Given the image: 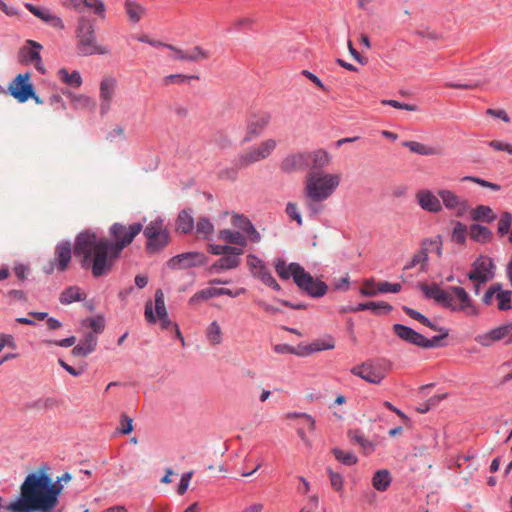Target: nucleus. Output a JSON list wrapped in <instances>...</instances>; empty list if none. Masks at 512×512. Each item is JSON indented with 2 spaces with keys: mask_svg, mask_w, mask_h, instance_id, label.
<instances>
[{
  "mask_svg": "<svg viewBox=\"0 0 512 512\" xmlns=\"http://www.w3.org/2000/svg\"><path fill=\"white\" fill-rule=\"evenodd\" d=\"M276 145V140L271 138L260 142L258 145L251 147L248 151L237 158V166L240 168L247 167L268 158L275 150Z\"/></svg>",
  "mask_w": 512,
  "mask_h": 512,
  "instance_id": "obj_7",
  "label": "nucleus"
},
{
  "mask_svg": "<svg viewBox=\"0 0 512 512\" xmlns=\"http://www.w3.org/2000/svg\"><path fill=\"white\" fill-rule=\"evenodd\" d=\"M143 234L147 239L146 249L151 254L163 250L170 242L169 230L160 217L151 220L144 228Z\"/></svg>",
  "mask_w": 512,
  "mask_h": 512,
  "instance_id": "obj_4",
  "label": "nucleus"
},
{
  "mask_svg": "<svg viewBox=\"0 0 512 512\" xmlns=\"http://www.w3.org/2000/svg\"><path fill=\"white\" fill-rule=\"evenodd\" d=\"M254 277L260 279L265 285L272 287L274 290L279 291L280 285L277 283L271 272L265 266L260 270L254 272Z\"/></svg>",
  "mask_w": 512,
  "mask_h": 512,
  "instance_id": "obj_43",
  "label": "nucleus"
},
{
  "mask_svg": "<svg viewBox=\"0 0 512 512\" xmlns=\"http://www.w3.org/2000/svg\"><path fill=\"white\" fill-rule=\"evenodd\" d=\"M512 224V214L510 212H503L499 223H498V233L504 235L509 232Z\"/></svg>",
  "mask_w": 512,
  "mask_h": 512,
  "instance_id": "obj_52",
  "label": "nucleus"
},
{
  "mask_svg": "<svg viewBox=\"0 0 512 512\" xmlns=\"http://www.w3.org/2000/svg\"><path fill=\"white\" fill-rule=\"evenodd\" d=\"M285 212L291 220L295 221L299 226H302L303 220L297 203L288 202Z\"/></svg>",
  "mask_w": 512,
  "mask_h": 512,
  "instance_id": "obj_49",
  "label": "nucleus"
},
{
  "mask_svg": "<svg viewBox=\"0 0 512 512\" xmlns=\"http://www.w3.org/2000/svg\"><path fill=\"white\" fill-rule=\"evenodd\" d=\"M83 299H85V294L77 286H70L66 288L60 295V302L62 304H70Z\"/></svg>",
  "mask_w": 512,
  "mask_h": 512,
  "instance_id": "obj_36",
  "label": "nucleus"
},
{
  "mask_svg": "<svg viewBox=\"0 0 512 512\" xmlns=\"http://www.w3.org/2000/svg\"><path fill=\"white\" fill-rule=\"evenodd\" d=\"M462 181H471V182L476 183L484 188H489L493 191H499L501 188L500 185H498L496 183H492V182L486 181L484 179H481L478 177H473V176H465L462 178Z\"/></svg>",
  "mask_w": 512,
  "mask_h": 512,
  "instance_id": "obj_56",
  "label": "nucleus"
},
{
  "mask_svg": "<svg viewBox=\"0 0 512 512\" xmlns=\"http://www.w3.org/2000/svg\"><path fill=\"white\" fill-rule=\"evenodd\" d=\"M63 94L67 95L70 98L72 105L76 109L92 110L95 108V102L93 101V99L86 95H83V94L76 95L67 90H64Z\"/></svg>",
  "mask_w": 512,
  "mask_h": 512,
  "instance_id": "obj_31",
  "label": "nucleus"
},
{
  "mask_svg": "<svg viewBox=\"0 0 512 512\" xmlns=\"http://www.w3.org/2000/svg\"><path fill=\"white\" fill-rule=\"evenodd\" d=\"M422 291L425 294L427 298L434 299L437 303L441 304L443 307L445 306L448 294H449V288L444 290L441 289L438 285H422Z\"/></svg>",
  "mask_w": 512,
  "mask_h": 512,
  "instance_id": "obj_26",
  "label": "nucleus"
},
{
  "mask_svg": "<svg viewBox=\"0 0 512 512\" xmlns=\"http://www.w3.org/2000/svg\"><path fill=\"white\" fill-rule=\"evenodd\" d=\"M294 266H301L298 263H290L289 265H286L284 261H278L275 265V270L277 274L282 279H289L290 277L295 279V273H294Z\"/></svg>",
  "mask_w": 512,
  "mask_h": 512,
  "instance_id": "obj_44",
  "label": "nucleus"
},
{
  "mask_svg": "<svg viewBox=\"0 0 512 512\" xmlns=\"http://www.w3.org/2000/svg\"><path fill=\"white\" fill-rule=\"evenodd\" d=\"M154 308L155 314L153 311V305L151 301L147 302L145 305V319L149 323H155L157 321V318L161 316H166V314H168L165 306L164 293L161 289L156 290L154 294Z\"/></svg>",
  "mask_w": 512,
  "mask_h": 512,
  "instance_id": "obj_19",
  "label": "nucleus"
},
{
  "mask_svg": "<svg viewBox=\"0 0 512 512\" xmlns=\"http://www.w3.org/2000/svg\"><path fill=\"white\" fill-rule=\"evenodd\" d=\"M488 145L495 151H503L512 156V144L500 140H492Z\"/></svg>",
  "mask_w": 512,
  "mask_h": 512,
  "instance_id": "obj_59",
  "label": "nucleus"
},
{
  "mask_svg": "<svg viewBox=\"0 0 512 512\" xmlns=\"http://www.w3.org/2000/svg\"><path fill=\"white\" fill-rule=\"evenodd\" d=\"M125 10L132 22H138L142 18L145 9L137 2L132 0L125 1Z\"/></svg>",
  "mask_w": 512,
  "mask_h": 512,
  "instance_id": "obj_40",
  "label": "nucleus"
},
{
  "mask_svg": "<svg viewBox=\"0 0 512 512\" xmlns=\"http://www.w3.org/2000/svg\"><path fill=\"white\" fill-rule=\"evenodd\" d=\"M364 310H371L375 314L389 313L392 311V306L386 302H365L359 303L357 306L347 309L349 312H360Z\"/></svg>",
  "mask_w": 512,
  "mask_h": 512,
  "instance_id": "obj_24",
  "label": "nucleus"
},
{
  "mask_svg": "<svg viewBox=\"0 0 512 512\" xmlns=\"http://www.w3.org/2000/svg\"><path fill=\"white\" fill-rule=\"evenodd\" d=\"M42 45L36 41L28 40L26 46L20 51V59L22 62L34 64L35 68L42 74L45 73V68L40 56Z\"/></svg>",
  "mask_w": 512,
  "mask_h": 512,
  "instance_id": "obj_16",
  "label": "nucleus"
},
{
  "mask_svg": "<svg viewBox=\"0 0 512 512\" xmlns=\"http://www.w3.org/2000/svg\"><path fill=\"white\" fill-rule=\"evenodd\" d=\"M467 234V227L461 222H456L453 228L452 238L457 243H464Z\"/></svg>",
  "mask_w": 512,
  "mask_h": 512,
  "instance_id": "obj_54",
  "label": "nucleus"
},
{
  "mask_svg": "<svg viewBox=\"0 0 512 512\" xmlns=\"http://www.w3.org/2000/svg\"><path fill=\"white\" fill-rule=\"evenodd\" d=\"M214 234V225L207 217H200L196 224V235L204 240H210Z\"/></svg>",
  "mask_w": 512,
  "mask_h": 512,
  "instance_id": "obj_34",
  "label": "nucleus"
},
{
  "mask_svg": "<svg viewBox=\"0 0 512 512\" xmlns=\"http://www.w3.org/2000/svg\"><path fill=\"white\" fill-rule=\"evenodd\" d=\"M218 239L234 244L237 247H240L243 249L247 245L248 238L239 231H232L230 229H223L220 230L218 233Z\"/></svg>",
  "mask_w": 512,
  "mask_h": 512,
  "instance_id": "obj_25",
  "label": "nucleus"
},
{
  "mask_svg": "<svg viewBox=\"0 0 512 512\" xmlns=\"http://www.w3.org/2000/svg\"><path fill=\"white\" fill-rule=\"evenodd\" d=\"M271 115L268 112L260 111L251 114L246 123V134L243 138V143H248L253 139L259 137L266 127L269 125Z\"/></svg>",
  "mask_w": 512,
  "mask_h": 512,
  "instance_id": "obj_10",
  "label": "nucleus"
},
{
  "mask_svg": "<svg viewBox=\"0 0 512 512\" xmlns=\"http://www.w3.org/2000/svg\"><path fill=\"white\" fill-rule=\"evenodd\" d=\"M379 293L378 286L375 288L373 281L366 280L360 289L362 296L373 297Z\"/></svg>",
  "mask_w": 512,
  "mask_h": 512,
  "instance_id": "obj_62",
  "label": "nucleus"
},
{
  "mask_svg": "<svg viewBox=\"0 0 512 512\" xmlns=\"http://www.w3.org/2000/svg\"><path fill=\"white\" fill-rule=\"evenodd\" d=\"M494 339L496 342L501 341L505 339L506 337H509V335L512 332V322L505 323L501 326H498L496 328L491 329Z\"/></svg>",
  "mask_w": 512,
  "mask_h": 512,
  "instance_id": "obj_50",
  "label": "nucleus"
},
{
  "mask_svg": "<svg viewBox=\"0 0 512 512\" xmlns=\"http://www.w3.org/2000/svg\"><path fill=\"white\" fill-rule=\"evenodd\" d=\"M165 48L172 51L173 54L170 56V58L172 60L188 62V55L186 53V50H182V49H180L174 45H171V44H166Z\"/></svg>",
  "mask_w": 512,
  "mask_h": 512,
  "instance_id": "obj_58",
  "label": "nucleus"
},
{
  "mask_svg": "<svg viewBox=\"0 0 512 512\" xmlns=\"http://www.w3.org/2000/svg\"><path fill=\"white\" fill-rule=\"evenodd\" d=\"M471 215H472L473 220H476V221L482 220V221L491 222L496 218L492 209L485 205L477 206L475 209H473L471 211Z\"/></svg>",
  "mask_w": 512,
  "mask_h": 512,
  "instance_id": "obj_42",
  "label": "nucleus"
},
{
  "mask_svg": "<svg viewBox=\"0 0 512 512\" xmlns=\"http://www.w3.org/2000/svg\"><path fill=\"white\" fill-rule=\"evenodd\" d=\"M495 266L493 260L488 256H479L472 264L468 273L470 281L488 282L494 278Z\"/></svg>",
  "mask_w": 512,
  "mask_h": 512,
  "instance_id": "obj_13",
  "label": "nucleus"
},
{
  "mask_svg": "<svg viewBox=\"0 0 512 512\" xmlns=\"http://www.w3.org/2000/svg\"><path fill=\"white\" fill-rule=\"evenodd\" d=\"M308 154V165L310 171H323L322 169L329 165L331 156L325 150H315L307 152Z\"/></svg>",
  "mask_w": 512,
  "mask_h": 512,
  "instance_id": "obj_22",
  "label": "nucleus"
},
{
  "mask_svg": "<svg viewBox=\"0 0 512 512\" xmlns=\"http://www.w3.org/2000/svg\"><path fill=\"white\" fill-rule=\"evenodd\" d=\"M512 292L509 290L499 289L496 299L498 300L499 310H509L511 308Z\"/></svg>",
  "mask_w": 512,
  "mask_h": 512,
  "instance_id": "obj_47",
  "label": "nucleus"
},
{
  "mask_svg": "<svg viewBox=\"0 0 512 512\" xmlns=\"http://www.w3.org/2000/svg\"><path fill=\"white\" fill-rule=\"evenodd\" d=\"M77 52L81 56L106 55L109 49L97 43L94 20L81 16L76 28Z\"/></svg>",
  "mask_w": 512,
  "mask_h": 512,
  "instance_id": "obj_3",
  "label": "nucleus"
},
{
  "mask_svg": "<svg viewBox=\"0 0 512 512\" xmlns=\"http://www.w3.org/2000/svg\"><path fill=\"white\" fill-rule=\"evenodd\" d=\"M188 55V62H199L209 58L210 53L208 50L203 49L201 46H194L190 50H186Z\"/></svg>",
  "mask_w": 512,
  "mask_h": 512,
  "instance_id": "obj_46",
  "label": "nucleus"
},
{
  "mask_svg": "<svg viewBox=\"0 0 512 512\" xmlns=\"http://www.w3.org/2000/svg\"><path fill=\"white\" fill-rule=\"evenodd\" d=\"M240 255H225L218 259L214 264V269L229 270L237 268L240 265Z\"/></svg>",
  "mask_w": 512,
  "mask_h": 512,
  "instance_id": "obj_38",
  "label": "nucleus"
},
{
  "mask_svg": "<svg viewBox=\"0 0 512 512\" xmlns=\"http://www.w3.org/2000/svg\"><path fill=\"white\" fill-rule=\"evenodd\" d=\"M347 435L350 441L358 444L365 454H369L374 451V444L369 441L360 430H349Z\"/></svg>",
  "mask_w": 512,
  "mask_h": 512,
  "instance_id": "obj_28",
  "label": "nucleus"
},
{
  "mask_svg": "<svg viewBox=\"0 0 512 512\" xmlns=\"http://www.w3.org/2000/svg\"><path fill=\"white\" fill-rule=\"evenodd\" d=\"M25 7L34 16L41 19L43 22L47 23L51 27L60 29V30L64 29V23H63L62 19L59 16L51 13L48 9L38 8L31 3H26Z\"/></svg>",
  "mask_w": 512,
  "mask_h": 512,
  "instance_id": "obj_21",
  "label": "nucleus"
},
{
  "mask_svg": "<svg viewBox=\"0 0 512 512\" xmlns=\"http://www.w3.org/2000/svg\"><path fill=\"white\" fill-rule=\"evenodd\" d=\"M341 175L325 171H309L304 180L305 206L311 215L321 212L320 204L329 199L340 185Z\"/></svg>",
  "mask_w": 512,
  "mask_h": 512,
  "instance_id": "obj_2",
  "label": "nucleus"
},
{
  "mask_svg": "<svg viewBox=\"0 0 512 512\" xmlns=\"http://www.w3.org/2000/svg\"><path fill=\"white\" fill-rule=\"evenodd\" d=\"M327 473L329 475L331 486L337 492L343 490L344 480L341 474L334 472L331 468H327Z\"/></svg>",
  "mask_w": 512,
  "mask_h": 512,
  "instance_id": "obj_53",
  "label": "nucleus"
},
{
  "mask_svg": "<svg viewBox=\"0 0 512 512\" xmlns=\"http://www.w3.org/2000/svg\"><path fill=\"white\" fill-rule=\"evenodd\" d=\"M429 251H430V249L428 247H425L424 242H423L421 245V249L413 255L411 261L404 266V269L408 270V269L414 268L419 265L420 271H425L427 261H428V252Z\"/></svg>",
  "mask_w": 512,
  "mask_h": 512,
  "instance_id": "obj_30",
  "label": "nucleus"
},
{
  "mask_svg": "<svg viewBox=\"0 0 512 512\" xmlns=\"http://www.w3.org/2000/svg\"><path fill=\"white\" fill-rule=\"evenodd\" d=\"M470 237L478 242H486L491 237V231L482 225L473 224L469 230Z\"/></svg>",
  "mask_w": 512,
  "mask_h": 512,
  "instance_id": "obj_41",
  "label": "nucleus"
},
{
  "mask_svg": "<svg viewBox=\"0 0 512 512\" xmlns=\"http://www.w3.org/2000/svg\"><path fill=\"white\" fill-rule=\"evenodd\" d=\"M438 196L447 209L455 211L456 216L460 217L466 213L468 208L467 201L456 195L453 191L441 189L438 191Z\"/></svg>",
  "mask_w": 512,
  "mask_h": 512,
  "instance_id": "obj_17",
  "label": "nucleus"
},
{
  "mask_svg": "<svg viewBox=\"0 0 512 512\" xmlns=\"http://www.w3.org/2000/svg\"><path fill=\"white\" fill-rule=\"evenodd\" d=\"M335 348V339L328 335L321 339H316L305 347V353L311 354L324 350H332Z\"/></svg>",
  "mask_w": 512,
  "mask_h": 512,
  "instance_id": "obj_27",
  "label": "nucleus"
},
{
  "mask_svg": "<svg viewBox=\"0 0 512 512\" xmlns=\"http://www.w3.org/2000/svg\"><path fill=\"white\" fill-rule=\"evenodd\" d=\"M205 336L212 346H217L222 343L223 340V332L220 324L217 321L211 322L206 330Z\"/></svg>",
  "mask_w": 512,
  "mask_h": 512,
  "instance_id": "obj_33",
  "label": "nucleus"
},
{
  "mask_svg": "<svg viewBox=\"0 0 512 512\" xmlns=\"http://www.w3.org/2000/svg\"><path fill=\"white\" fill-rule=\"evenodd\" d=\"M404 312L409 315L411 318L419 321L423 325H430V320L424 316L423 314L419 313L418 311L409 308L407 306L403 307Z\"/></svg>",
  "mask_w": 512,
  "mask_h": 512,
  "instance_id": "obj_63",
  "label": "nucleus"
},
{
  "mask_svg": "<svg viewBox=\"0 0 512 512\" xmlns=\"http://www.w3.org/2000/svg\"><path fill=\"white\" fill-rule=\"evenodd\" d=\"M439 196L434 195L429 190H420L416 194L419 206L428 212L438 213L442 210V204Z\"/></svg>",
  "mask_w": 512,
  "mask_h": 512,
  "instance_id": "obj_20",
  "label": "nucleus"
},
{
  "mask_svg": "<svg viewBox=\"0 0 512 512\" xmlns=\"http://www.w3.org/2000/svg\"><path fill=\"white\" fill-rule=\"evenodd\" d=\"M72 258V245L68 241H62L55 247L54 258L43 266L46 274H52L54 271L64 272L68 269Z\"/></svg>",
  "mask_w": 512,
  "mask_h": 512,
  "instance_id": "obj_9",
  "label": "nucleus"
},
{
  "mask_svg": "<svg viewBox=\"0 0 512 512\" xmlns=\"http://www.w3.org/2000/svg\"><path fill=\"white\" fill-rule=\"evenodd\" d=\"M280 168L285 173H294L309 168L307 152H297L287 155L282 160Z\"/></svg>",
  "mask_w": 512,
  "mask_h": 512,
  "instance_id": "obj_18",
  "label": "nucleus"
},
{
  "mask_svg": "<svg viewBox=\"0 0 512 512\" xmlns=\"http://www.w3.org/2000/svg\"><path fill=\"white\" fill-rule=\"evenodd\" d=\"M33 85L30 82V74H18L8 86V91L18 102L24 103L33 96Z\"/></svg>",
  "mask_w": 512,
  "mask_h": 512,
  "instance_id": "obj_11",
  "label": "nucleus"
},
{
  "mask_svg": "<svg viewBox=\"0 0 512 512\" xmlns=\"http://www.w3.org/2000/svg\"><path fill=\"white\" fill-rule=\"evenodd\" d=\"M499 289H500V284L499 283L491 285L488 288V290L485 292V294H484V296L482 298V301L484 302V304L490 305L492 303L494 297H496Z\"/></svg>",
  "mask_w": 512,
  "mask_h": 512,
  "instance_id": "obj_64",
  "label": "nucleus"
},
{
  "mask_svg": "<svg viewBox=\"0 0 512 512\" xmlns=\"http://www.w3.org/2000/svg\"><path fill=\"white\" fill-rule=\"evenodd\" d=\"M194 219L191 210H182L176 220V230L187 234L193 230Z\"/></svg>",
  "mask_w": 512,
  "mask_h": 512,
  "instance_id": "obj_29",
  "label": "nucleus"
},
{
  "mask_svg": "<svg viewBox=\"0 0 512 512\" xmlns=\"http://www.w3.org/2000/svg\"><path fill=\"white\" fill-rule=\"evenodd\" d=\"M97 342V337L93 333H87L80 343L72 349V355L75 357L88 356L95 351Z\"/></svg>",
  "mask_w": 512,
  "mask_h": 512,
  "instance_id": "obj_23",
  "label": "nucleus"
},
{
  "mask_svg": "<svg viewBox=\"0 0 512 512\" xmlns=\"http://www.w3.org/2000/svg\"><path fill=\"white\" fill-rule=\"evenodd\" d=\"M84 325H88L95 333H101L104 330V319L100 316L96 318H88L83 321Z\"/></svg>",
  "mask_w": 512,
  "mask_h": 512,
  "instance_id": "obj_57",
  "label": "nucleus"
},
{
  "mask_svg": "<svg viewBox=\"0 0 512 512\" xmlns=\"http://www.w3.org/2000/svg\"><path fill=\"white\" fill-rule=\"evenodd\" d=\"M402 286L399 283L379 282L378 291L379 293H398Z\"/></svg>",
  "mask_w": 512,
  "mask_h": 512,
  "instance_id": "obj_60",
  "label": "nucleus"
},
{
  "mask_svg": "<svg viewBox=\"0 0 512 512\" xmlns=\"http://www.w3.org/2000/svg\"><path fill=\"white\" fill-rule=\"evenodd\" d=\"M142 229L143 225L140 223H114L109 228L111 240L99 238L88 230L81 232L75 239L74 254L81 258L82 268L90 270L94 277L107 275L123 249L133 242Z\"/></svg>",
  "mask_w": 512,
  "mask_h": 512,
  "instance_id": "obj_1",
  "label": "nucleus"
},
{
  "mask_svg": "<svg viewBox=\"0 0 512 512\" xmlns=\"http://www.w3.org/2000/svg\"><path fill=\"white\" fill-rule=\"evenodd\" d=\"M444 307L452 312L462 313L467 317H477L479 315V308L476 303L467 291L459 286L449 287V294Z\"/></svg>",
  "mask_w": 512,
  "mask_h": 512,
  "instance_id": "obj_5",
  "label": "nucleus"
},
{
  "mask_svg": "<svg viewBox=\"0 0 512 512\" xmlns=\"http://www.w3.org/2000/svg\"><path fill=\"white\" fill-rule=\"evenodd\" d=\"M214 297V294H213V287L212 288H205V289H202L198 292H196L190 299H189V304L190 305H198L210 298Z\"/></svg>",
  "mask_w": 512,
  "mask_h": 512,
  "instance_id": "obj_48",
  "label": "nucleus"
},
{
  "mask_svg": "<svg viewBox=\"0 0 512 512\" xmlns=\"http://www.w3.org/2000/svg\"><path fill=\"white\" fill-rule=\"evenodd\" d=\"M351 373L371 384H380L386 376L384 370L380 366H376L370 361L353 367L351 369Z\"/></svg>",
  "mask_w": 512,
  "mask_h": 512,
  "instance_id": "obj_15",
  "label": "nucleus"
},
{
  "mask_svg": "<svg viewBox=\"0 0 512 512\" xmlns=\"http://www.w3.org/2000/svg\"><path fill=\"white\" fill-rule=\"evenodd\" d=\"M392 329L395 335L398 336L401 340L426 349L437 347L439 341L448 336V333L444 332V334L434 336L433 338L428 339L424 335L413 330L412 328L402 324H394Z\"/></svg>",
  "mask_w": 512,
  "mask_h": 512,
  "instance_id": "obj_6",
  "label": "nucleus"
},
{
  "mask_svg": "<svg viewBox=\"0 0 512 512\" xmlns=\"http://www.w3.org/2000/svg\"><path fill=\"white\" fill-rule=\"evenodd\" d=\"M58 76L63 83L74 88H78L82 84V78L78 71H73L72 73H69V71L66 68H61L58 71Z\"/></svg>",
  "mask_w": 512,
  "mask_h": 512,
  "instance_id": "obj_37",
  "label": "nucleus"
},
{
  "mask_svg": "<svg viewBox=\"0 0 512 512\" xmlns=\"http://www.w3.org/2000/svg\"><path fill=\"white\" fill-rule=\"evenodd\" d=\"M118 82L112 76H105L99 86V105L101 115H106L112 107L113 98L116 95Z\"/></svg>",
  "mask_w": 512,
  "mask_h": 512,
  "instance_id": "obj_12",
  "label": "nucleus"
},
{
  "mask_svg": "<svg viewBox=\"0 0 512 512\" xmlns=\"http://www.w3.org/2000/svg\"><path fill=\"white\" fill-rule=\"evenodd\" d=\"M84 7L93 10L101 19L105 18L106 7L102 0H85Z\"/></svg>",
  "mask_w": 512,
  "mask_h": 512,
  "instance_id": "obj_51",
  "label": "nucleus"
},
{
  "mask_svg": "<svg viewBox=\"0 0 512 512\" xmlns=\"http://www.w3.org/2000/svg\"><path fill=\"white\" fill-rule=\"evenodd\" d=\"M206 257L200 252H186L172 257L167 266L170 269H188L192 267L202 266L206 263Z\"/></svg>",
  "mask_w": 512,
  "mask_h": 512,
  "instance_id": "obj_14",
  "label": "nucleus"
},
{
  "mask_svg": "<svg viewBox=\"0 0 512 512\" xmlns=\"http://www.w3.org/2000/svg\"><path fill=\"white\" fill-rule=\"evenodd\" d=\"M474 340H475V342H477L479 345H481L483 347H491L496 342L491 330H489L485 333L476 335Z\"/></svg>",
  "mask_w": 512,
  "mask_h": 512,
  "instance_id": "obj_55",
  "label": "nucleus"
},
{
  "mask_svg": "<svg viewBox=\"0 0 512 512\" xmlns=\"http://www.w3.org/2000/svg\"><path fill=\"white\" fill-rule=\"evenodd\" d=\"M191 79H199L198 76L194 75H185V74H170L167 76H164L161 79V83L163 86L168 87L171 85H182L184 83H188Z\"/></svg>",
  "mask_w": 512,
  "mask_h": 512,
  "instance_id": "obj_39",
  "label": "nucleus"
},
{
  "mask_svg": "<svg viewBox=\"0 0 512 512\" xmlns=\"http://www.w3.org/2000/svg\"><path fill=\"white\" fill-rule=\"evenodd\" d=\"M332 453L339 462L347 466L355 465L358 461L356 455L352 452L343 451L339 448H333Z\"/></svg>",
  "mask_w": 512,
  "mask_h": 512,
  "instance_id": "obj_45",
  "label": "nucleus"
},
{
  "mask_svg": "<svg viewBox=\"0 0 512 512\" xmlns=\"http://www.w3.org/2000/svg\"><path fill=\"white\" fill-rule=\"evenodd\" d=\"M295 284L311 297H322L326 294L327 285L319 280H316L312 275L305 271L302 266H294Z\"/></svg>",
  "mask_w": 512,
  "mask_h": 512,
  "instance_id": "obj_8",
  "label": "nucleus"
},
{
  "mask_svg": "<svg viewBox=\"0 0 512 512\" xmlns=\"http://www.w3.org/2000/svg\"><path fill=\"white\" fill-rule=\"evenodd\" d=\"M403 145L407 147L411 152L419 155L433 156L440 154L438 149L427 146L417 141H406L403 143Z\"/></svg>",
  "mask_w": 512,
  "mask_h": 512,
  "instance_id": "obj_35",
  "label": "nucleus"
},
{
  "mask_svg": "<svg viewBox=\"0 0 512 512\" xmlns=\"http://www.w3.org/2000/svg\"><path fill=\"white\" fill-rule=\"evenodd\" d=\"M392 478L391 474L387 469L378 470L373 478H372V485L373 487L380 492L386 491L390 484H391Z\"/></svg>",
  "mask_w": 512,
  "mask_h": 512,
  "instance_id": "obj_32",
  "label": "nucleus"
},
{
  "mask_svg": "<svg viewBox=\"0 0 512 512\" xmlns=\"http://www.w3.org/2000/svg\"><path fill=\"white\" fill-rule=\"evenodd\" d=\"M232 225L236 228H239L240 230H242L245 233L247 231V229L249 228V226L252 225V223L249 219H247L244 216L234 215L232 218Z\"/></svg>",
  "mask_w": 512,
  "mask_h": 512,
  "instance_id": "obj_61",
  "label": "nucleus"
}]
</instances>
